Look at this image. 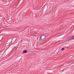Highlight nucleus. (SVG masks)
<instances>
[{
  "instance_id": "5",
  "label": "nucleus",
  "mask_w": 74,
  "mask_h": 74,
  "mask_svg": "<svg viewBox=\"0 0 74 74\" xmlns=\"http://www.w3.org/2000/svg\"><path fill=\"white\" fill-rule=\"evenodd\" d=\"M73 37V38L74 39V36H72Z\"/></svg>"
},
{
  "instance_id": "3",
  "label": "nucleus",
  "mask_w": 74,
  "mask_h": 74,
  "mask_svg": "<svg viewBox=\"0 0 74 74\" xmlns=\"http://www.w3.org/2000/svg\"><path fill=\"white\" fill-rule=\"evenodd\" d=\"M27 52V50H24L23 51V53H26V52Z\"/></svg>"
},
{
  "instance_id": "2",
  "label": "nucleus",
  "mask_w": 74,
  "mask_h": 74,
  "mask_svg": "<svg viewBox=\"0 0 74 74\" xmlns=\"http://www.w3.org/2000/svg\"><path fill=\"white\" fill-rule=\"evenodd\" d=\"M73 39H74L73 38V37L72 36H71L70 38H69L67 39L68 40H72Z\"/></svg>"
},
{
  "instance_id": "1",
  "label": "nucleus",
  "mask_w": 74,
  "mask_h": 74,
  "mask_svg": "<svg viewBox=\"0 0 74 74\" xmlns=\"http://www.w3.org/2000/svg\"><path fill=\"white\" fill-rule=\"evenodd\" d=\"M46 38V36H45V35H42L40 36V39L38 38L37 39L41 41H44L45 40Z\"/></svg>"
},
{
  "instance_id": "4",
  "label": "nucleus",
  "mask_w": 74,
  "mask_h": 74,
  "mask_svg": "<svg viewBox=\"0 0 74 74\" xmlns=\"http://www.w3.org/2000/svg\"><path fill=\"white\" fill-rule=\"evenodd\" d=\"M62 51H63V50H64V48H62Z\"/></svg>"
}]
</instances>
